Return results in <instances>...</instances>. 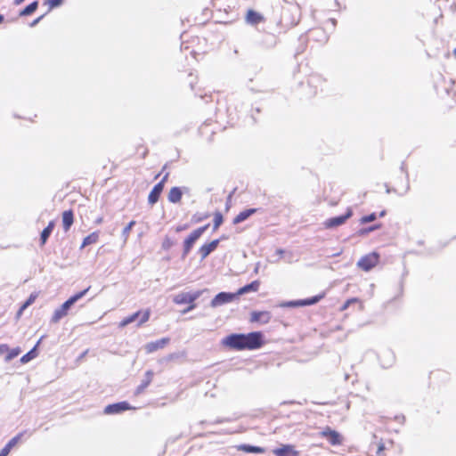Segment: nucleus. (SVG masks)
<instances>
[{
  "label": "nucleus",
  "instance_id": "1",
  "mask_svg": "<svg viewBox=\"0 0 456 456\" xmlns=\"http://www.w3.org/2000/svg\"><path fill=\"white\" fill-rule=\"evenodd\" d=\"M90 289V287L86 288V289L76 293L75 295L71 296L68 300H66L59 308H57L51 319V322L53 323L59 322L63 317H65L69 310L77 303L79 299H81Z\"/></svg>",
  "mask_w": 456,
  "mask_h": 456
},
{
  "label": "nucleus",
  "instance_id": "2",
  "mask_svg": "<svg viewBox=\"0 0 456 456\" xmlns=\"http://www.w3.org/2000/svg\"><path fill=\"white\" fill-rule=\"evenodd\" d=\"M209 224L194 230L183 241L182 259H184L193 248L195 242L202 236V234L208 229Z\"/></svg>",
  "mask_w": 456,
  "mask_h": 456
},
{
  "label": "nucleus",
  "instance_id": "3",
  "mask_svg": "<svg viewBox=\"0 0 456 456\" xmlns=\"http://www.w3.org/2000/svg\"><path fill=\"white\" fill-rule=\"evenodd\" d=\"M264 345V335L260 331H253L244 334L243 350H255Z\"/></svg>",
  "mask_w": 456,
  "mask_h": 456
},
{
  "label": "nucleus",
  "instance_id": "4",
  "mask_svg": "<svg viewBox=\"0 0 456 456\" xmlns=\"http://www.w3.org/2000/svg\"><path fill=\"white\" fill-rule=\"evenodd\" d=\"M151 315V311L149 309L145 310L144 312L137 311L134 313L133 314L124 318L118 324L119 328H124L127 326L128 324H131L138 320V323L136 324L137 327H140L143 323L149 321Z\"/></svg>",
  "mask_w": 456,
  "mask_h": 456
},
{
  "label": "nucleus",
  "instance_id": "5",
  "mask_svg": "<svg viewBox=\"0 0 456 456\" xmlns=\"http://www.w3.org/2000/svg\"><path fill=\"white\" fill-rule=\"evenodd\" d=\"M223 345L231 348L241 351L244 345V334L232 333L223 339Z\"/></svg>",
  "mask_w": 456,
  "mask_h": 456
},
{
  "label": "nucleus",
  "instance_id": "6",
  "mask_svg": "<svg viewBox=\"0 0 456 456\" xmlns=\"http://www.w3.org/2000/svg\"><path fill=\"white\" fill-rule=\"evenodd\" d=\"M379 256L376 252H372L368 254L358 261L357 265L363 271L371 270L379 262Z\"/></svg>",
  "mask_w": 456,
  "mask_h": 456
},
{
  "label": "nucleus",
  "instance_id": "7",
  "mask_svg": "<svg viewBox=\"0 0 456 456\" xmlns=\"http://www.w3.org/2000/svg\"><path fill=\"white\" fill-rule=\"evenodd\" d=\"M204 290L194 292H182L175 296L174 302L177 305L191 304L197 300Z\"/></svg>",
  "mask_w": 456,
  "mask_h": 456
},
{
  "label": "nucleus",
  "instance_id": "8",
  "mask_svg": "<svg viewBox=\"0 0 456 456\" xmlns=\"http://www.w3.org/2000/svg\"><path fill=\"white\" fill-rule=\"evenodd\" d=\"M353 216V211L348 208L344 215L330 217L324 222V226L328 229H332L342 225Z\"/></svg>",
  "mask_w": 456,
  "mask_h": 456
},
{
  "label": "nucleus",
  "instance_id": "9",
  "mask_svg": "<svg viewBox=\"0 0 456 456\" xmlns=\"http://www.w3.org/2000/svg\"><path fill=\"white\" fill-rule=\"evenodd\" d=\"M236 293L232 292H220L211 300L210 305L211 307H217L223 305L224 304L232 302L237 299Z\"/></svg>",
  "mask_w": 456,
  "mask_h": 456
},
{
  "label": "nucleus",
  "instance_id": "10",
  "mask_svg": "<svg viewBox=\"0 0 456 456\" xmlns=\"http://www.w3.org/2000/svg\"><path fill=\"white\" fill-rule=\"evenodd\" d=\"M190 189L186 186L183 187H172L168 192L167 200L170 203L176 204L181 201L183 194L188 193Z\"/></svg>",
  "mask_w": 456,
  "mask_h": 456
},
{
  "label": "nucleus",
  "instance_id": "11",
  "mask_svg": "<svg viewBox=\"0 0 456 456\" xmlns=\"http://www.w3.org/2000/svg\"><path fill=\"white\" fill-rule=\"evenodd\" d=\"M130 409L131 406L127 402H118L116 403L107 405L104 408V413L108 415L118 414Z\"/></svg>",
  "mask_w": 456,
  "mask_h": 456
},
{
  "label": "nucleus",
  "instance_id": "12",
  "mask_svg": "<svg viewBox=\"0 0 456 456\" xmlns=\"http://www.w3.org/2000/svg\"><path fill=\"white\" fill-rule=\"evenodd\" d=\"M321 434L332 445H338V444H341V443H342V438H341L340 434L338 432L335 431V430H332L329 427L325 428L322 431Z\"/></svg>",
  "mask_w": 456,
  "mask_h": 456
},
{
  "label": "nucleus",
  "instance_id": "13",
  "mask_svg": "<svg viewBox=\"0 0 456 456\" xmlns=\"http://www.w3.org/2000/svg\"><path fill=\"white\" fill-rule=\"evenodd\" d=\"M220 243V240H214L210 241L209 243H206L202 245L200 248L198 253L200 256L201 260L208 257L213 251L216 249Z\"/></svg>",
  "mask_w": 456,
  "mask_h": 456
},
{
  "label": "nucleus",
  "instance_id": "14",
  "mask_svg": "<svg viewBox=\"0 0 456 456\" xmlns=\"http://www.w3.org/2000/svg\"><path fill=\"white\" fill-rule=\"evenodd\" d=\"M271 313L267 311H254L250 314L251 322L268 323L271 320Z\"/></svg>",
  "mask_w": 456,
  "mask_h": 456
},
{
  "label": "nucleus",
  "instance_id": "15",
  "mask_svg": "<svg viewBox=\"0 0 456 456\" xmlns=\"http://www.w3.org/2000/svg\"><path fill=\"white\" fill-rule=\"evenodd\" d=\"M273 452L275 456H300L291 444H283L281 447L274 449Z\"/></svg>",
  "mask_w": 456,
  "mask_h": 456
},
{
  "label": "nucleus",
  "instance_id": "16",
  "mask_svg": "<svg viewBox=\"0 0 456 456\" xmlns=\"http://www.w3.org/2000/svg\"><path fill=\"white\" fill-rule=\"evenodd\" d=\"M168 338H163L161 339L150 342L145 345V350L148 354H151L159 349L164 348L169 343Z\"/></svg>",
  "mask_w": 456,
  "mask_h": 456
},
{
  "label": "nucleus",
  "instance_id": "17",
  "mask_svg": "<svg viewBox=\"0 0 456 456\" xmlns=\"http://www.w3.org/2000/svg\"><path fill=\"white\" fill-rule=\"evenodd\" d=\"M163 183H158L154 185L148 196V202L150 205H154L159 201V199L163 191Z\"/></svg>",
  "mask_w": 456,
  "mask_h": 456
},
{
  "label": "nucleus",
  "instance_id": "18",
  "mask_svg": "<svg viewBox=\"0 0 456 456\" xmlns=\"http://www.w3.org/2000/svg\"><path fill=\"white\" fill-rule=\"evenodd\" d=\"M259 281H253L252 282L240 288L235 293L237 295V297H239L240 296H242L249 292H256L259 289Z\"/></svg>",
  "mask_w": 456,
  "mask_h": 456
},
{
  "label": "nucleus",
  "instance_id": "19",
  "mask_svg": "<svg viewBox=\"0 0 456 456\" xmlns=\"http://www.w3.org/2000/svg\"><path fill=\"white\" fill-rule=\"evenodd\" d=\"M153 375L154 373L152 370L146 371L144 379L142 380L141 384L137 387L135 390L136 395L142 394L144 391V389L151 384Z\"/></svg>",
  "mask_w": 456,
  "mask_h": 456
},
{
  "label": "nucleus",
  "instance_id": "20",
  "mask_svg": "<svg viewBox=\"0 0 456 456\" xmlns=\"http://www.w3.org/2000/svg\"><path fill=\"white\" fill-rule=\"evenodd\" d=\"M257 211L256 208H248L240 212L233 219V224H238L244 222Z\"/></svg>",
  "mask_w": 456,
  "mask_h": 456
},
{
  "label": "nucleus",
  "instance_id": "21",
  "mask_svg": "<svg viewBox=\"0 0 456 456\" xmlns=\"http://www.w3.org/2000/svg\"><path fill=\"white\" fill-rule=\"evenodd\" d=\"M74 216L72 210H66L62 213V225L65 232H68L73 224Z\"/></svg>",
  "mask_w": 456,
  "mask_h": 456
},
{
  "label": "nucleus",
  "instance_id": "22",
  "mask_svg": "<svg viewBox=\"0 0 456 456\" xmlns=\"http://www.w3.org/2000/svg\"><path fill=\"white\" fill-rule=\"evenodd\" d=\"M247 22L256 25L263 20V16L256 11L248 10L246 16Z\"/></svg>",
  "mask_w": 456,
  "mask_h": 456
},
{
  "label": "nucleus",
  "instance_id": "23",
  "mask_svg": "<svg viewBox=\"0 0 456 456\" xmlns=\"http://www.w3.org/2000/svg\"><path fill=\"white\" fill-rule=\"evenodd\" d=\"M238 450L242 451L246 453H263L265 449L259 446H254L250 444H240L238 446Z\"/></svg>",
  "mask_w": 456,
  "mask_h": 456
},
{
  "label": "nucleus",
  "instance_id": "24",
  "mask_svg": "<svg viewBox=\"0 0 456 456\" xmlns=\"http://www.w3.org/2000/svg\"><path fill=\"white\" fill-rule=\"evenodd\" d=\"M54 228V222L51 221L48 225L42 231L40 234V242L42 245H45L50 237L53 230Z\"/></svg>",
  "mask_w": 456,
  "mask_h": 456
},
{
  "label": "nucleus",
  "instance_id": "25",
  "mask_svg": "<svg viewBox=\"0 0 456 456\" xmlns=\"http://www.w3.org/2000/svg\"><path fill=\"white\" fill-rule=\"evenodd\" d=\"M38 7V2L34 1L28 4L23 10L20 11V16H28L32 14Z\"/></svg>",
  "mask_w": 456,
  "mask_h": 456
},
{
  "label": "nucleus",
  "instance_id": "26",
  "mask_svg": "<svg viewBox=\"0 0 456 456\" xmlns=\"http://www.w3.org/2000/svg\"><path fill=\"white\" fill-rule=\"evenodd\" d=\"M39 342H40V340L30 351H28L24 355H22V357L20 358V362L22 363H27L37 356V346L39 344Z\"/></svg>",
  "mask_w": 456,
  "mask_h": 456
},
{
  "label": "nucleus",
  "instance_id": "27",
  "mask_svg": "<svg viewBox=\"0 0 456 456\" xmlns=\"http://www.w3.org/2000/svg\"><path fill=\"white\" fill-rule=\"evenodd\" d=\"M98 238H99V236L96 232H93V233L89 234L83 240L81 248H85L88 245L96 243L98 240Z\"/></svg>",
  "mask_w": 456,
  "mask_h": 456
},
{
  "label": "nucleus",
  "instance_id": "28",
  "mask_svg": "<svg viewBox=\"0 0 456 456\" xmlns=\"http://www.w3.org/2000/svg\"><path fill=\"white\" fill-rule=\"evenodd\" d=\"M37 297V295L35 294H31L28 298L22 304V305L20 307L18 313H17V316L19 317L20 315H21L22 312L27 308L30 305H32L35 301Z\"/></svg>",
  "mask_w": 456,
  "mask_h": 456
},
{
  "label": "nucleus",
  "instance_id": "29",
  "mask_svg": "<svg viewBox=\"0 0 456 456\" xmlns=\"http://www.w3.org/2000/svg\"><path fill=\"white\" fill-rule=\"evenodd\" d=\"M224 222V217L221 212L217 211L214 214V225L213 231H216Z\"/></svg>",
  "mask_w": 456,
  "mask_h": 456
},
{
  "label": "nucleus",
  "instance_id": "30",
  "mask_svg": "<svg viewBox=\"0 0 456 456\" xmlns=\"http://www.w3.org/2000/svg\"><path fill=\"white\" fill-rule=\"evenodd\" d=\"M322 297V296H314L306 299H301V303L303 304V306L313 305L317 304Z\"/></svg>",
  "mask_w": 456,
  "mask_h": 456
},
{
  "label": "nucleus",
  "instance_id": "31",
  "mask_svg": "<svg viewBox=\"0 0 456 456\" xmlns=\"http://www.w3.org/2000/svg\"><path fill=\"white\" fill-rule=\"evenodd\" d=\"M8 354L5 356V362H10L14 359L20 354V349L19 347L12 348L7 352Z\"/></svg>",
  "mask_w": 456,
  "mask_h": 456
},
{
  "label": "nucleus",
  "instance_id": "32",
  "mask_svg": "<svg viewBox=\"0 0 456 456\" xmlns=\"http://www.w3.org/2000/svg\"><path fill=\"white\" fill-rule=\"evenodd\" d=\"M280 306H281V307H297V306H303V304L301 303V299H300V300H293V301H287V302L281 303L280 305Z\"/></svg>",
  "mask_w": 456,
  "mask_h": 456
},
{
  "label": "nucleus",
  "instance_id": "33",
  "mask_svg": "<svg viewBox=\"0 0 456 456\" xmlns=\"http://www.w3.org/2000/svg\"><path fill=\"white\" fill-rule=\"evenodd\" d=\"M380 226H381V224H374V225H371L367 228H362L359 231V234L360 235L367 234L369 232L376 231L377 229L380 228Z\"/></svg>",
  "mask_w": 456,
  "mask_h": 456
},
{
  "label": "nucleus",
  "instance_id": "34",
  "mask_svg": "<svg viewBox=\"0 0 456 456\" xmlns=\"http://www.w3.org/2000/svg\"><path fill=\"white\" fill-rule=\"evenodd\" d=\"M64 0H46L45 2V4L49 5V10L59 7L62 4Z\"/></svg>",
  "mask_w": 456,
  "mask_h": 456
},
{
  "label": "nucleus",
  "instance_id": "35",
  "mask_svg": "<svg viewBox=\"0 0 456 456\" xmlns=\"http://www.w3.org/2000/svg\"><path fill=\"white\" fill-rule=\"evenodd\" d=\"M377 219V215L375 213H371L370 215L364 216L361 218V224H367L373 222Z\"/></svg>",
  "mask_w": 456,
  "mask_h": 456
},
{
  "label": "nucleus",
  "instance_id": "36",
  "mask_svg": "<svg viewBox=\"0 0 456 456\" xmlns=\"http://www.w3.org/2000/svg\"><path fill=\"white\" fill-rule=\"evenodd\" d=\"M135 221H131L128 223V224L123 229L122 231V236L125 238H127L129 236L130 231L134 226Z\"/></svg>",
  "mask_w": 456,
  "mask_h": 456
},
{
  "label": "nucleus",
  "instance_id": "37",
  "mask_svg": "<svg viewBox=\"0 0 456 456\" xmlns=\"http://www.w3.org/2000/svg\"><path fill=\"white\" fill-rule=\"evenodd\" d=\"M23 436V433H19L18 435H16L14 437H12L9 442L8 444H10L11 445H12V447H14L18 443L19 441L21 439Z\"/></svg>",
  "mask_w": 456,
  "mask_h": 456
},
{
  "label": "nucleus",
  "instance_id": "38",
  "mask_svg": "<svg viewBox=\"0 0 456 456\" xmlns=\"http://www.w3.org/2000/svg\"><path fill=\"white\" fill-rule=\"evenodd\" d=\"M357 302L356 298L348 299L342 306V310H346L350 304Z\"/></svg>",
  "mask_w": 456,
  "mask_h": 456
},
{
  "label": "nucleus",
  "instance_id": "39",
  "mask_svg": "<svg viewBox=\"0 0 456 456\" xmlns=\"http://www.w3.org/2000/svg\"><path fill=\"white\" fill-rule=\"evenodd\" d=\"M9 346L6 344H1L0 345V355L8 352Z\"/></svg>",
  "mask_w": 456,
  "mask_h": 456
},
{
  "label": "nucleus",
  "instance_id": "40",
  "mask_svg": "<svg viewBox=\"0 0 456 456\" xmlns=\"http://www.w3.org/2000/svg\"><path fill=\"white\" fill-rule=\"evenodd\" d=\"M196 307V305L193 303L189 304V306L183 311V314H187L190 311L193 310Z\"/></svg>",
  "mask_w": 456,
  "mask_h": 456
},
{
  "label": "nucleus",
  "instance_id": "41",
  "mask_svg": "<svg viewBox=\"0 0 456 456\" xmlns=\"http://www.w3.org/2000/svg\"><path fill=\"white\" fill-rule=\"evenodd\" d=\"M172 243L169 241V240H167L163 242V248L167 249L171 247Z\"/></svg>",
  "mask_w": 456,
  "mask_h": 456
},
{
  "label": "nucleus",
  "instance_id": "42",
  "mask_svg": "<svg viewBox=\"0 0 456 456\" xmlns=\"http://www.w3.org/2000/svg\"><path fill=\"white\" fill-rule=\"evenodd\" d=\"M9 454V452H7V448L4 447L1 451H0V456H7Z\"/></svg>",
  "mask_w": 456,
  "mask_h": 456
},
{
  "label": "nucleus",
  "instance_id": "43",
  "mask_svg": "<svg viewBox=\"0 0 456 456\" xmlns=\"http://www.w3.org/2000/svg\"><path fill=\"white\" fill-rule=\"evenodd\" d=\"M167 178H168V174H166L164 175V177L161 179V181L159 182V183H163V187L165 186V183L167 182Z\"/></svg>",
  "mask_w": 456,
  "mask_h": 456
},
{
  "label": "nucleus",
  "instance_id": "44",
  "mask_svg": "<svg viewBox=\"0 0 456 456\" xmlns=\"http://www.w3.org/2000/svg\"><path fill=\"white\" fill-rule=\"evenodd\" d=\"M395 419L400 422V423H403L404 421V416H396L395 417Z\"/></svg>",
  "mask_w": 456,
  "mask_h": 456
},
{
  "label": "nucleus",
  "instance_id": "45",
  "mask_svg": "<svg viewBox=\"0 0 456 456\" xmlns=\"http://www.w3.org/2000/svg\"><path fill=\"white\" fill-rule=\"evenodd\" d=\"M186 227H187L186 225L177 226V227H176V232H182V231L185 230V229H186Z\"/></svg>",
  "mask_w": 456,
  "mask_h": 456
},
{
  "label": "nucleus",
  "instance_id": "46",
  "mask_svg": "<svg viewBox=\"0 0 456 456\" xmlns=\"http://www.w3.org/2000/svg\"><path fill=\"white\" fill-rule=\"evenodd\" d=\"M41 19H42V16L37 18V19H36L35 20H33L31 22L30 26L33 27V26L37 25Z\"/></svg>",
  "mask_w": 456,
  "mask_h": 456
},
{
  "label": "nucleus",
  "instance_id": "47",
  "mask_svg": "<svg viewBox=\"0 0 456 456\" xmlns=\"http://www.w3.org/2000/svg\"><path fill=\"white\" fill-rule=\"evenodd\" d=\"M384 448H385V446H384V444H379V448H378V452H377V453H378V454H379V453H380V452L384 450Z\"/></svg>",
  "mask_w": 456,
  "mask_h": 456
},
{
  "label": "nucleus",
  "instance_id": "48",
  "mask_svg": "<svg viewBox=\"0 0 456 456\" xmlns=\"http://www.w3.org/2000/svg\"><path fill=\"white\" fill-rule=\"evenodd\" d=\"M25 0H13V4L15 5H20V4H22Z\"/></svg>",
  "mask_w": 456,
  "mask_h": 456
},
{
  "label": "nucleus",
  "instance_id": "49",
  "mask_svg": "<svg viewBox=\"0 0 456 456\" xmlns=\"http://www.w3.org/2000/svg\"><path fill=\"white\" fill-rule=\"evenodd\" d=\"M386 191L387 193H390L391 191H395V189H391L390 187L386 185Z\"/></svg>",
  "mask_w": 456,
  "mask_h": 456
},
{
  "label": "nucleus",
  "instance_id": "50",
  "mask_svg": "<svg viewBox=\"0 0 456 456\" xmlns=\"http://www.w3.org/2000/svg\"><path fill=\"white\" fill-rule=\"evenodd\" d=\"M4 447H5V448H7V452H11V450L13 448V447H12V445H11V444H8V443L5 444V446H4Z\"/></svg>",
  "mask_w": 456,
  "mask_h": 456
},
{
  "label": "nucleus",
  "instance_id": "51",
  "mask_svg": "<svg viewBox=\"0 0 456 456\" xmlns=\"http://www.w3.org/2000/svg\"><path fill=\"white\" fill-rule=\"evenodd\" d=\"M4 447H5V448H7V452H11V450L13 448V447H12V445H11V444H8V443L5 444V446H4Z\"/></svg>",
  "mask_w": 456,
  "mask_h": 456
},
{
  "label": "nucleus",
  "instance_id": "52",
  "mask_svg": "<svg viewBox=\"0 0 456 456\" xmlns=\"http://www.w3.org/2000/svg\"><path fill=\"white\" fill-rule=\"evenodd\" d=\"M329 21L332 24L333 27H335L337 24V20L335 19H330Z\"/></svg>",
  "mask_w": 456,
  "mask_h": 456
},
{
  "label": "nucleus",
  "instance_id": "53",
  "mask_svg": "<svg viewBox=\"0 0 456 456\" xmlns=\"http://www.w3.org/2000/svg\"><path fill=\"white\" fill-rule=\"evenodd\" d=\"M401 170H402L403 172H405V173H406V176L408 177V173H407V171L405 170V166H404V164H403H403H402V166H401Z\"/></svg>",
  "mask_w": 456,
  "mask_h": 456
},
{
  "label": "nucleus",
  "instance_id": "54",
  "mask_svg": "<svg viewBox=\"0 0 456 456\" xmlns=\"http://www.w3.org/2000/svg\"><path fill=\"white\" fill-rule=\"evenodd\" d=\"M409 190H410V184H409V183H407L404 192H403V193H401L400 195H403V194H404V193H406Z\"/></svg>",
  "mask_w": 456,
  "mask_h": 456
},
{
  "label": "nucleus",
  "instance_id": "55",
  "mask_svg": "<svg viewBox=\"0 0 456 456\" xmlns=\"http://www.w3.org/2000/svg\"><path fill=\"white\" fill-rule=\"evenodd\" d=\"M386 216V210H382L380 213H379V216L380 217H383Z\"/></svg>",
  "mask_w": 456,
  "mask_h": 456
},
{
  "label": "nucleus",
  "instance_id": "56",
  "mask_svg": "<svg viewBox=\"0 0 456 456\" xmlns=\"http://www.w3.org/2000/svg\"><path fill=\"white\" fill-rule=\"evenodd\" d=\"M4 15L0 14V24L4 21Z\"/></svg>",
  "mask_w": 456,
  "mask_h": 456
},
{
  "label": "nucleus",
  "instance_id": "57",
  "mask_svg": "<svg viewBox=\"0 0 456 456\" xmlns=\"http://www.w3.org/2000/svg\"><path fill=\"white\" fill-rule=\"evenodd\" d=\"M225 239H226V237L224 235H223L219 240L221 241V240H225Z\"/></svg>",
  "mask_w": 456,
  "mask_h": 456
},
{
  "label": "nucleus",
  "instance_id": "58",
  "mask_svg": "<svg viewBox=\"0 0 456 456\" xmlns=\"http://www.w3.org/2000/svg\"><path fill=\"white\" fill-rule=\"evenodd\" d=\"M278 253H279V254H282V253H283V251H282L281 249H279V250H278Z\"/></svg>",
  "mask_w": 456,
  "mask_h": 456
},
{
  "label": "nucleus",
  "instance_id": "59",
  "mask_svg": "<svg viewBox=\"0 0 456 456\" xmlns=\"http://www.w3.org/2000/svg\"><path fill=\"white\" fill-rule=\"evenodd\" d=\"M454 54H455V56H456V48L454 49Z\"/></svg>",
  "mask_w": 456,
  "mask_h": 456
}]
</instances>
